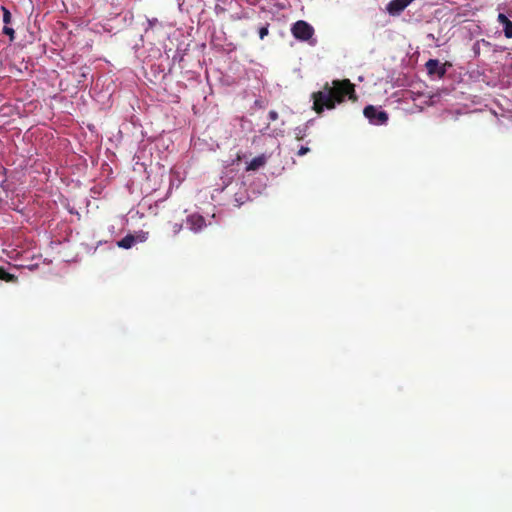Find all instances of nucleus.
<instances>
[{
    "instance_id": "9b49d317",
    "label": "nucleus",
    "mask_w": 512,
    "mask_h": 512,
    "mask_svg": "<svg viewBox=\"0 0 512 512\" xmlns=\"http://www.w3.org/2000/svg\"><path fill=\"white\" fill-rule=\"evenodd\" d=\"M1 10H2V21H4V23L6 25L10 24L11 23V13L10 11L5 8V7H1Z\"/></svg>"
},
{
    "instance_id": "6e6552de",
    "label": "nucleus",
    "mask_w": 512,
    "mask_h": 512,
    "mask_svg": "<svg viewBox=\"0 0 512 512\" xmlns=\"http://www.w3.org/2000/svg\"><path fill=\"white\" fill-rule=\"evenodd\" d=\"M135 242L136 238L133 235L128 234L120 239V241L118 242V247L121 249H129Z\"/></svg>"
},
{
    "instance_id": "f3484780",
    "label": "nucleus",
    "mask_w": 512,
    "mask_h": 512,
    "mask_svg": "<svg viewBox=\"0 0 512 512\" xmlns=\"http://www.w3.org/2000/svg\"><path fill=\"white\" fill-rule=\"evenodd\" d=\"M308 152H309V149H308L307 147H305V146H302V147L299 149V151H297V154H296V155H298V156H303V155H305V154H306V153H308Z\"/></svg>"
},
{
    "instance_id": "9d476101",
    "label": "nucleus",
    "mask_w": 512,
    "mask_h": 512,
    "mask_svg": "<svg viewBox=\"0 0 512 512\" xmlns=\"http://www.w3.org/2000/svg\"><path fill=\"white\" fill-rule=\"evenodd\" d=\"M0 280L6 282H15L17 277L3 270V268L0 266Z\"/></svg>"
},
{
    "instance_id": "f257e3e1",
    "label": "nucleus",
    "mask_w": 512,
    "mask_h": 512,
    "mask_svg": "<svg viewBox=\"0 0 512 512\" xmlns=\"http://www.w3.org/2000/svg\"><path fill=\"white\" fill-rule=\"evenodd\" d=\"M346 98L357 101L354 84L349 79H335L331 84L325 83L322 90L312 93L313 111L320 115L325 109H334Z\"/></svg>"
},
{
    "instance_id": "ddd939ff",
    "label": "nucleus",
    "mask_w": 512,
    "mask_h": 512,
    "mask_svg": "<svg viewBox=\"0 0 512 512\" xmlns=\"http://www.w3.org/2000/svg\"><path fill=\"white\" fill-rule=\"evenodd\" d=\"M2 33L9 36L11 41L14 39V30L12 27L5 25L2 27Z\"/></svg>"
},
{
    "instance_id": "4468645a",
    "label": "nucleus",
    "mask_w": 512,
    "mask_h": 512,
    "mask_svg": "<svg viewBox=\"0 0 512 512\" xmlns=\"http://www.w3.org/2000/svg\"><path fill=\"white\" fill-rule=\"evenodd\" d=\"M498 22L501 24L510 23L511 20L506 17L505 14L499 13L498 15Z\"/></svg>"
},
{
    "instance_id": "dca6fc26",
    "label": "nucleus",
    "mask_w": 512,
    "mask_h": 512,
    "mask_svg": "<svg viewBox=\"0 0 512 512\" xmlns=\"http://www.w3.org/2000/svg\"><path fill=\"white\" fill-rule=\"evenodd\" d=\"M268 119H270V121H272V122L277 121V119H278V112L273 111V110L268 112Z\"/></svg>"
},
{
    "instance_id": "f8f14e48",
    "label": "nucleus",
    "mask_w": 512,
    "mask_h": 512,
    "mask_svg": "<svg viewBox=\"0 0 512 512\" xmlns=\"http://www.w3.org/2000/svg\"><path fill=\"white\" fill-rule=\"evenodd\" d=\"M502 27H504L505 37L512 38V22L502 24Z\"/></svg>"
},
{
    "instance_id": "0eeeda50",
    "label": "nucleus",
    "mask_w": 512,
    "mask_h": 512,
    "mask_svg": "<svg viewBox=\"0 0 512 512\" xmlns=\"http://www.w3.org/2000/svg\"><path fill=\"white\" fill-rule=\"evenodd\" d=\"M266 164V157L264 155L257 156L251 159L248 166H246V171H256L259 168L263 167Z\"/></svg>"
},
{
    "instance_id": "423d86ee",
    "label": "nucleus",
    "mask_w": 512,
    "mask_h": 512,
    "mask_svg": "<svg viewBox=\"0 0 512 512\" xmlns=\"http://www.w3.org/2000/svg\"><path fill=\"white\" fill-rule=\"evenodd\" d=\"M426 70L428 74H438L439 77H443L445 74V70L442 66H439V61L435 59L427 60L426 64Z\"/></svg>"
},
{
    "instance_id": "1a4fd4ad",
    "label": "nucleus",
    "mask_w": 512,
    "mask_h": 512,
    "mask_svg": "<svg viewBox=\"0 0 512 512\" xmlns=\"http://www.w3.org/2000/svg\"><path fill=\"white\" fill-rule=\"evenodd\" d=\"M171 236H176L182 230V219H178L174 222H169Z\"/></svg>"
},
{
    "instance_id": "39448f33",
    "label": "nucleus",
    "mask_w": 512,
    "mask_h": 512,
    "mask_svg": "<svg viewBox=\"0 0 512 512\" xmlns=\"http://www.w3.org/2000/svg\"><path fill=\"white\" fill-rule=\"evenodd\" d=\"M187 225L188 228L193 231L194 233H197L201 231L205 227V219L200 214H191L187 217Z\"/></svg>"
},
{
    "instance_id": "7ed1b4c3",
    "label": "nucleus",
    "mask_w": 512,
    "mask_h": 512,
    "mask_svg": "<svg viewBox=\"0 0 512 512\" xmlns=\"http://www.w3.org/2000/svg\"><path fill=\"white\" fill-rule=\"evenodd\" d=\"M363 114L373 125H385L388 121L387 112L379 110L372 105L364 107Z\"/></svg>"
},
{
    "instance_id": "a211bd4d",
    "label": "nucleus",
    "mask_w": 512,
    "mask_h": 512,
    "mask_svg": "<svg viewBox=\"0 0 512 512\" xmlns=\"http://www.w3.org/2000/svg\"><path fill=\"white\" fill-rule=\"evenodd\" d=\"M304 137H305V134L302 133L301 130H299L298 132L295 133V138L297 141H302Z\"/></svg>"
},
{
    "instance_id": "2eb2a0df",
    "label": "nucleus",
    "mask_w": 512,
    "mask_h": 512,
    "mask_svg": "<svg viewBox=\"0 0 512 512\" xmlns=\"http://www.w3.org/2000/svg\"><path fill=\"white\" fill-rule=\"evenodd\" d=\"M267 35H268V24L266 26H264V27L259 29L260 39H263Z\"/></svg>"
},
{
    "instance_id": "f03ea898",
    "label": "nucleus",
    "mask_w": 512,
    "mask_h": 512,
    "mask_svg": "<svg viewBox=\"0 0 512 512\" xmlns=\"http://www.w3.org/2000/svg\"><path fill=\"white\" fill-rule=\"evenodd\" d=\"M291 33L300 41H308L313 37V27L305 21L299 20L291 27Z\"/></svg>"
},
{
    "instance_id": "20e7f679",
    "label": "nucleus",
    "mask_w": 512,
    "mask_h": 512,
    "mask_svg": "<svg viewBox=\"0 0 512 512\" xmlns=\"http://www.w3.org/2000/svg\"><path fill=\"white\" fill-rule=\"evenodd\" d=\"M413 1L414 0H391L390 3L387 4L386 10L388 14L396 16L402 13Z\"/></svg>"
}]
</instances>
